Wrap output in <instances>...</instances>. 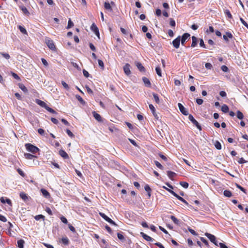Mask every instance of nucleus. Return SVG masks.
Segmentation results:
<instances>
[{"instance_id": "f257e3e1", "label": "nucleus", "mask_w": 248, "mask_h": 248, "mask_svg": "<svg viewBox=\"0 0 248 248\" xmlns=\"http://www.w3.org/2000/svg\"><path fill=\"white\" fill-rule=\"evenodd\" d=\"M25 147L28 151L32 154H35L39 151V149L38 147L30 143H26Z\"/></svg>"}, {"instance_id": "f03ea898", "label": "nucleus", "mask_w": 248, "mask_h": 248, "mask_svg": "<svg viewBox=\"0 0 248 248\" xmlns=\"http://www.w3.org/2000/svg\"><path fill=\"white\" fill-rule=\"evenodd\" d=\"M188 119L194 124L200 130H202V127L199 123L194 119L193 116L190 114L188 116Z\"/></svg>"}, {"instance_id": "7ed1b4c3", "label": "nucleus", "mask_w": 248, "mask_h": 248, "mask_svg": "<svg viewBox=\"0 0 248 248\" xmlns=\"http://www.w3.org/2000/svg\"><path fill=\"white\" fill-rule=\"evenodd\" d=\"M178 108H179V109L180 110V111H181V112L184 114V115H188V111L186 110V109L183 106V105L179 103L178 104Z\"/></svg>"}, {"instance_id": "20e7f679", "label": "nucleus", "mask_w": 248, "mask_h": 248, "mask_svg": "<svg viewBox=\"0 0 248 248\" xmlns=\"http://www.w3.org/2000/svg\"><path fill=\"white\" fill-rule=\"evenodd\" d=\"M170 193L172 194L174 196H175L176 198H177L179 200L182 202L183 203H184L186 205H188V202L182 197L179 196L177 194H176L175 192L173 191H170Z\"/></svg>"}, {"instance_id": "39448f33", "label": "nucleus", "mask_w": 248, "mask_h": 248, "mask_svg": "<svg viewBox=\"0 0 248 248\" xmlns=\"http://www.w3.org/2000/svg\"><path fill=\"white\" fill-rule=\"evenodd\" d=\"M180 41H181V37L179 36L177 37L176 39H175L172 41V45H173V46L174 47H175L176 48H179V47L180 46Z\"/></svg>"}, {"instance_id": "423d86ee", "label": "nucleus", "mask_w": 248, "mask_h": 248, "mask_svg": "<svg viewBox=\"0 0 248 248\" xmlns=\"http://www.w3.org/2000/svg\"><path fill=\"white\" fill-rule=\"evenodd\" d=\"M130 64L126 63L124 66V73L127 75L129 76L131 74V71L130 70Z\"/></svg>"}, {"instance_id": "0eeeda50", "label": "nucleus", "mask_w": 248, "mask_h": 248, "mask_svg": "<svg viewBox=\"0 0 248 248\" xmlns=\"http://www.w3.org/2000/svg\"><path fill=\"white\" fill-rule=\"evenodd\" d=\"M46 43L48 47L51 50H54L55 49V46L52 40H46Z\"/></svg>"}, {"instance_id": "6e6552de", "label": "nucleus", "mask_w": 248, "mask_h": 248, "mask_svg": "<svg viewBox=\"0 0 248 248\" xmlns=\"http://www.w3.org/2000/svg\"><path fill=\"white\" fill-rule=\"evenodd\" d=\"M190 37V34L188 33H185L182 36V39L181 40V44L182 45H185V43L186 39Z\"/></svg>"}, {"instance_id": "1a4fd4ad", "label": "nucleus", "mask_w": 248, "mask_h": 248, "mask_svg": "<svg viewBox=\"0 0 248 248\" xmlns=\"http://www.w3.org/2000/svg\"><path fill=\"white\" fill-rule=\"evenodd\" d=\"M140 234H141V236L143 237V238L147 241L153 242L155 241V239L154 238L148 236V235L146 234L144 232H140Z\"/></svg>"}, {"instance_id": "9d476101", "label": "nucleus", "mask_w": 248, "mask_h": 248, "mask_svg": "<svg viewBox=\"0 0 248 248\" xmlns=\"http://www.w3.org/2000/svg\"><path fill=\"white\" fill-rule=\"evenodd\" d=\"M35 102L38 105H39L40 106L45 108V109L48 106L46 103L45 102H44V101L41 100H39V99H36L35 100Z\"/></svg>"}, {"instance_id": "9b49d317", "label": "nucleus", "mask_w": 248, "mask_h": 248, "mask_svg": "<svg viewBox=\"0 0 248 248\" xmlns=\"http://www.w3.org/2000/svg\"><path fill=\"white\" fill-rule=\"evenodd\" d=\"M205 235L212 242L214 243V242H216V237L209 233L206 232L205 233Z\"/></svg>"}, {"instance_id": "f8f14e48", "label": "nucleus", "mask_w": 248, "mask_h": 248, "mask_svg": "<svg viewBox=\"0 0 248 248\" xmlns=\"http://www.w3.org/2000/svg\"><path fill=\"white\" fill-rule=\"evenodd\" d=\"M228 37L231 39L233 37L232 34L229 31H227L226 32V35H224L223 36L224 40L227 42L228 41Z\"/></svg>"}, {"instance_id": "ddd939ff", "label": "nucleus", "mask_w": 248, "mask_h": 248, "mask_svg": "<svg viewBox=\"0 0 248 248\" xmlns=\"http://www.w3.org/2000/svg\"><path fill=\"white\" fill-rule=\"evenodd\" d=\"M136 65L137 66V68L140 72H144L145 71V68L140 62H136Z\"/></svg>"}, {"instance_id": "4468645a", "label": "nucleus", "mask_w": 248, "mask_h": 248, "mask_svg": "<svg viewBox=\"0 0 248 248\" xmlns=\"http://www.w3.org/2000/svg\"><path fill=\"white\" fill-rule=\"evenodd\" d=\"M93 114L94 117V118L98 122H101L102 121V117L100 116V114L96 113L95 111L93 112Z\"/></svg>"}, {"instance_id": "2eb2a0df", "label": "nucleus", "mask_w": 248, "mask_h": 248, "mask_svg": "<svg viewBox=\"0 0 248 248\" xmlns=\"http://www.w3.org/2000/svg\"><path fill=\"white\" fill-rule=\"evenodd\" d=\"M41 192L43 195L46 198L49 199L50 197V195L49 192L45 189H41Z\"/></svg>"}, {"instance_id": "dca6fc26", "label": "nucleus", "mask_w": 248, "mask_h": 248, "mask_svg": "<svg viewBox=\"0 0 248 248\" xmlns=\"http://www.w3.org/2000/svg\"><path fill=\"white\" fill-rule=\"evenodd\" d=\"M59 155L63 158L67 159L69 157L68 154L63 150L59 151Z\"/></svg>"}, {"instance_id": "f3484780", "label": "nucleus", "mask_w": 248, "mask_h": 248, "mask_svg": "<svg viewBox=\"0 0 248 248\" xmlns=\"http://www.w3.org/2000/svg\"><path fill=\"white\" fill-rule=\"evenodd\" d=\"M142 80L146 86H147V87L151 86V82L148 78H147L146 77H143Z\"/></svg>"}, {"instance_id": "a211bd4d", "label": "nucleus", "mask_w": 248, "mask_h": 248, "mask_svg": "<svg viewBox=\"0 0 248 248\" xmlns=\"http://www.w3.org/2000/svg\"><path fill=\"white\" fill-rule=\"evenodd\" d=\"M192 42L191 44V47H194L197 45V38L194 36H192Z\"/></svg>"}, {"instance_id": "6ab92c4d", "label": "nucleus", "mask_w": 248, "mask_h": 248, "mask_svg": "<svg viewBox=\"0 0 248 248\" xmlns=\"http://www.w3.org/2000/svg\"><path fill=\"white\" fill-rule=\"evenodd\" d=\"M24 156L26 159H30V160L32 159L34 157H36V156H35L33 155L30 154L29 153H25Z\"/></svg>"}, {"instance_id": "aec40b11", "label": "nucleus", "mask_w": 248, "mask_h": 248, "mask_svg": "<svg viewBox=\"0 0 248 248\" xmlns=\"http://www.w3.org/2000/svg\"><path fill=\"white\" fill-rule=\"evenodd\" d=\"M176 175V174L171 171H167V175L169 177L170 179L172 180L173 178Z\"/></svg>"}, {"instance_id": "412c9836", "label": "nucleus", "mask_w": 248, "mask_h": 248, "mask_svg": "<svg viewBox=\"0 0 248 248\" xmlns=\"http://www.w3.org/2000/svg\"><path fill=\"white\" fill-rule=\"evenodd\" d=\"M104 7L106 10H109V11H112V9L110 6V4L108 2H105Z\"/></svg>"}, {"instance_id": "4be33fe9", "label": "nucleus", "mask_w": 248, "mask_h": 248, "mask_svg": "<svg viewBox=\"0 0 248 248\" xmlns=\"http://www.w3.org/2000/svg\"><path fill=\"white\" fill-rule=\"evenodd\" d=\"M24 241L22 239H20L17 241V246L18 248H24Z\"/></svg>"}, {"instance_id": "5701e85b", "label": "nucleus", "mask_w": 248, "mask_h": 248, "mask_svg": "<svg viewBox=\"0 0 248 248\" xmlns=\"http://www.w3.org/2000/svg\"><path fill=\"white\" fill-rule=\"evenodd\" d=\"M223 195L226 197H231L232 196V193L231 191L225 190L223 192Z\"/></svg>"}, {"instance_id": "b1692460", "label": "nucleus", "mask_w": 248, "mask_h": 248, "mask_svg": "<svg viewBox=\"0 0 248 248\" xmlns=\"http://www.w3.org/2000/svg\"><path fill=\"white\" fill-rule=\"evenodd\" d=\"M221 110L224 113H227L229 111V107L227 105L224 104L221 107Z\"/></svg>"}, {"instance_id": "393cba45", "label": "nucleus", "mask_w": 248, "mask_h": 248, "mask_svg": "<svg viewBox=\"0 0 248 248\" xmlns=\"http://www.w3.org/2000/svg\"><path fill=\"white\" fill-rule=\"evenodd\" d=\"M19 88L22 90L24 92L27 93L28 92V89L27 88L24 86V85L22 83H19L18 84Z\"/></svg>"}, {"instance_id": "a878e982", "label": "nucleus", "mask_w": 248, "mask_h": 248, "mask_svg": "<svg viewBox=\"0 0 248 248\" xmlns=\"http://www.w3.org/2000/svg\"><path fill=\"white\" fill-rule=\"evenodd\" d=\"M170 218L173 221V222L176 225H179L180 223L179 220H178L177 218H176L173 216H171L170 217Z\"/></svg>"}, {"instance_id": "bb28decb", "label": "nucleus", "mask_w": 248, "mask_h": 248, "mask_svg": "<svg viewBox=\"0 0 248 248\" xmlns=\"http://www.w3.org/2000/svg\"><path fill=\"white\" fill-rule=\"evenodd\" d=\"M0 55L6 60H9L10 58V56L8 53L1 52H0Z\"/></svg>"}, {"instance_id": "cd10ccee", "label": "nucleus", "mask_w": 248, "mask_h": 248, "mask_svg": "<svg viewBox=\"0 0 248 248\" xmlns=\"http://www.w3.org/2000/svg\"><path fill=\"white\" fill-rule=\"evenodd\" d=\"M99 214L104 219H105L107 222L110 219L109 217H108L107 216L103 213L100 212Z\"/></svg>"}, {"instance_id": "c85d7f7f", "label": "nucleus", "mask_w": 248, "mask_h": 248, "mask_svg": "<svg viewBox=\"0 0 248 248\" xmlns=\"http://www.w3.org/2000/svg\"><path fill=\"white\" fill-rule=\"evenodd\" d=\"M18 28L19 30H20V31L22 33H23L24 34H27V31L26 30L24 27H23L22 26H21L20 25H19Z\"/></svg>"}, {"instance_id": "c756f323", "label": "nucleus", "mask_w": 248, "mask_h": 248, "mask_svg": "<svg viewBox=\"0 0 248 248\" xmlns=\"http://www.w3.org/2000/svg\"><path fill=\"white\" fill-rule=\"evenodd\" d=\"M21 10L23 12V13L26 15H28L30 14L29 12L28 11V9L24 6H22L20 7Z\"/></svg>"}, {"instance_id": "7c9ffc66", "label": "nucleus", "mask_w": 248, "mask_h": 248, "mask_svg": "<svg viewBox=\"0 0 248 248\" xmlns=\"http://www.w3.org/2000/svg\"><path fill=\"white\" fill-rule=\"evenodd\" d=\"M76 97L82 104L84 105L85 104V102L80 95H76Z\"/></svg>"}, {"instance_id": "2f4dec72", "label": "nucleus", "mask_w": 248, "mask_h": 248, "mask_svg": "<svg viewBox=\"0 0 248 248\" xmlns=\"http://www.w3.org/2000/svg\"><path fill=\"white\" fill-rule=\"evenodd\" d=\"M153 97H154L155 102L156 103L159 104L160 101H159V97H158V95L156 93H153Z\"/></svg>"}, {"instance_id": "473e14b6", "label": "nucleus", "mask_w": 248, "mask_h": 248, "mask_svg": "<svg viewBox=\"0 0 248 248\" xmlns=\"http://www.w3.org/2000/svg\"><path fill=\"white\" fill-rule=\"evenodd\" d=\"M215 146L217 150L221 149V145L218 141H216L215 142Z\"/></svg>"}, {"instance_id": "72a5a7b5", "label": "nucleus", "mask_w": 248, "mask_h": 248, "mask_svg": "<svg viewBox=\"0 0 248 248\" xmlns=\"http://www.w3.org/2000/svg\"><path fill=\"white\" fill-rule=\"evenodd\" d=\"M237 117L240 120H242L244 118L243 114L239 110L237 111Z\"/></svg>"}, {"instance_id": "f704fd0d", "label": "nucleus", "mask_w": 248, "mask_h": 248, "mask_svg": "<svg viewBox=\"0 0 248 248\" xmlns=\"http://www.w3.org/2000/svg\"><path fill=\"white\" fill-rule=\"evenodd\" d=\"M62 241L65 245H68L69 244V239L67 237H63L62 239Z\"/></svg>"}, {"instance_id": "c9c22d12", "label": "nucleus", "mask_w": 248, "mask_h": 248, "mask_svg": "<svg viewBox=\"0 0 248 248\" xmlns=\"http://www.w3.org/2000/svg\"><path fill=\"white\" fill-rule=\"evenodd\" d=\"M20 197L24 201H26L28 199L27 195L23 192L20 193Z\"/></svg>"}, {"instance_id": "e433bc0d", "label": "nucleus", "mask_w": 248, "mask_h": 248, "mask_svg": "<svg viewBox=\"0 0 248 248\" xmlns=\"http://www.w3.org/2000/svg\"><path fill=\"white\" fill-rule=\"evenodd\" d=\"M180 184L181 186H182L183 187L185 188H187L188 187V184L187 182H181L180 183Z\"/></svg>"}, {"instance_id": "4c0bfd02", "label": "nucleus", "mask_w": 248, "mask_h": 248, "mask_svg": "<svg viewBox=\"0 0 248 248\" xmlns=\"http://www.w3.org/2000/svg\"><path fill=\"white\" fill-rule=\"evenodd\" d=\"M73 26H74V23L71 21V19H69L68 20V25H67L66 28L67 29H69L71 28V27H72Z\"/></svg>"}, {"instance_id": "58836bf2", "label": "nucleus", "mask_w": 248, "mask_h": 248, "mask_svg": "<svg viewBox=\"0 0 248 248\" xmlns=\"http://www.w3.org/2000/svg\"><path fill=\"white\" fill-rule=\"evenodd\" d=\"M155 71L157 75L159 77H161V70L159 67H156L155 68Z\"/></svg>"}, {"instance_id": "ea45409f", "label": "nucleus", "mask_w": 248, "mask_h": 248, "mask_svg": "<svg viewBox=\"0 0 248 248\" xmlns=\"http://www.w3.org/2000/svg\"><path fill=\"white\" fill-rule=\"evenodd\" d=\"M155 163L157 167L159 168L161 170H163L164 168L163 166L157 161H155Z\"/></svg>"}, {"instance_id": "a19ab883", "label": "nucleus", "mask_w": 248, "mask_h": 248, "mask_svg": "<svg viewBox=\"0 0 248 248\" xmlns=\"http://www.w3.org/2000/svg\"><path fill=\"white\" fill-rule=\"evenodd\" d=\"M62 86L65 89H66L67 90H69V87L68 85L65 82H64V81H62Z\"/></svg>"}, {"instance_id": "79ce46f5", "label": "nucleus", "mask_w": 248, "mask_h": 248, "mask_svg": "<svg viewBox=\"0 0 248 248\" xmlns=\"http://www.w3.org/2000/svg\"><path fill=\"white\" fill-rule=\"evenodd\" d=\"M170 25L172 27H174L175 26V21L173 19H170Z\"/></svg>"}, {"instance_id": "37998d69", "label": "nucleus", "mask_w": 248, "mask_h": 248, "mask_svg": "<svg viewBox=\"0 0 248 248\" xmlns=\"http://www.w3.org/2000/svg\"><path fill=\"white\" fill-rule=\"evenodd\" d=\"M66 132L70 137L73 138L74 137V134L69 129H66Z\"/></svg>"}, {"instance_id": "c03bdc74", "label": "nucleus", "mask_w": 248, "mask_h": 248, "mask_svg": "<svg viewBox=\"0 0 248 248\" xmlns=\"http://www.w3.org/2000/svg\"><path fill=\"white\" fill-rule=\"evenodd\" d=\"M240 20L241 21L242 24L248 29V24L246 23V22L242 17L240 18Z\"/></svg>"}, {"instance_id": "a18cd8bd", "label": "nucleus", "mask_w": 248, "mask_h": 248, "mask_svg": "<svg viewBox=\"0 0 248 248\" xmlns=\"http://www.w3.org/2000/svg\"><path fill=\"white\" fill-rule=\"evenodd\" d=\"M46 109L48 111H49V112H50L51 113H54V114H56L57 113V112L54 109H53L49 107L48 106L47 107Z\"/></svg>"}, {"instance_id": "49530a36", "label": "nucleus", "mask_w": 248, "mask_h": 248, "mask_svg": "<svg viewBox=\"0 0 248 248\" xmlns=\"http://www.w3.org/2000/svg\"><path fill=\"white\" fill-rule=\"evenodd\" d=\"M45 217L42 215H37L35 217V219L36 220H40V219H44Z\"/></svg>"}, {"instance_id": "de8ad7c7", "label": "nucleus", "mask_w": 248, "mask_h": 248, "mask_svg": "<svg viewBox=\"0 0 248 248\" xmlns=\"http://www.w3.org/2000/svg\"><path fill=\"white\" fill-rule=\"evenodd\" d=\"M225 13L226 15L228 17V18H232V15H231L230 12L228 10H226L225 11Z\"/></svg>"}, {"instance_id": "09e8293b", "label": "nucleus", "mask_w": 248, "mask_h": 248, "mask_svg": "<svg viewBox=\"0 0 248 248\" xmlns=\"http://www.w3.org/2000/svg\"><path fill=\"white\" fill-rule=\"evenodd\" d=\"M235 186H236V187L239 188L240 190H241L242 191H243V192L244 193H246V189L243 188V187H242L241 186H240L239 185H238V184H235Z\"/></svg>"}, {"instance_id": "8fccbe9b", "label": "nucleus", "mask_w": 248, "mask_h": 248, "mask_svg": "<svg viewBox=\"0 0 248 248\" xmlns=\"http://www.w3.org/2000/svg\"><path fill=\"white\" fill-rule=\"evenodd\" d=\"M200 46L201 47H203V48H206V46L205 45L204 41L202 39H200Z\"/></svg>"}, {"instance_id": "3c124183", "label": "nucleus", "mask_w": 248, "mask_h": 248, "mask_svg": "<svg viewBox=\"0 0 248 248\" xmlns=\"http://www.w3.org/2000/svg\"><path fill=\"white\" fill-rule=\"evenodd\" d=\"M205 67L207 69H211L212 68V65L210 63L207 62L205 63Z\"/></svg>"}, {"instance_id": "603ef678", "label": "nucleus", "mask_w": 248, "mask_h": 248, "mask_svg": "<svg viewBox=\"0 0 248 248\" xmlns=\"http://www.w3.org/2000/svg\"><path fill=\"white\" fill-rule=\"evenodd\" d=\"M117 237L121 240L123 241L124 240V236H123V235L122 234H121L120 233H117Z\"/></svg>"}, {"instance_id": "864d4df0", "label": "nucleus", "mask_w": 248, "mask_h": 248, "mask_svg": "<svg viewBox=\"0 0 248 248\" xmlns=\"http://www.w3.org/2000/svg\"><path fill=\"white\" fill-rule=\"evenodd\" d=\"M188 231L193 235H197V233L193 229H191L190 228H188Z\"/></svg>"}, {"instance_id": "5fc2aeb1", "label": "nucleus", "mask_w": 248, "mask_h": 248, "mask_svg": "<svg viewBox=\"0 0 248 248\" xmlns=\"http://www.w3.org/2000/svg\"><path fill=\"white\" fill-rule=\"evenodd\" d=\"M221 69L224 72H227L228 71V68L224 65L221 66Z\"/></svg>"}, {"instance_id": "6e6d98bb", "label": "nucleus", "mask_w": 248, "mask_h": 248, "mask_svg": "<svg viewBox=\"0 0 248 248\" xmlns=\"http://www.w3.org/2000/svg\"><path fill=\"white\" fill-rule=\"evenodd\" d=\"M144 189L146 191L148 192H151L152 189L148 185H146L144 186Z\"/></svg>"}, {"instance_id": "4d7b16f0", "label": "nucleus", "mask_w": 248, "mask_h": 248, "mask_svg": "<svg viewBox=\"0 0 248 248\" xmlns=\"http://www.w3.org/2000/svg\"><path fill=\"white\" fill-rule=\"evenodd\" d=\"M91 30L93 31H96V29L97 30L98 29V28L97 27V26L95 25L94 23H93L91 27Z\"/></svg>"}, {"instance_id": "13d9d810", "label": "nucleus", "mask_w": 248, "mask_h": 248, "mask_svg": "<svg viewBox=\"0 0 248 248\" xmlns=\"http://www.w3.org/2000/svg\"><path fill=\"white\" fill-rule=\"evenodd\" d=\"M60 219L63 223L67 224L68 223L67 219L64 217L62 216Z\"/></svg>"}, {"instance_id": "bf43d9fd", "label": "nucleus", "mask_w": 248, "mask_h": 248, "mask_svg": "<svg viewBox=\"0 0 248 248\" xmlns=\"http://www.w3.org/2000/svg\"><path fill=\"white\" fill-rule=\"evenodd\" d=\"M200 239L205 245L208 246V241L206 240L204 238L201 237Z\"/></svg>"}, {"instance_id": "052dcab7", "label": "nucleus", "mask_w": 248, "mask_h": 248, "mask_svg": "<svg viewBox=\"0 0 248 248\" xmlns=\"http://www.w3.org/2000/svg\"><path fill=\"white\" fill-rule=\"evenodd\" d=\"M72 64L73 66L74 67H75L76 68H77L78 70H81L80 67L78 66V65L77 63L73 62H72Z\"/></svg>"}, {"instance_id": "680f3d73", "label": "nucleus", "mask_w": 248, "mask_h": 248, "mask_svg": "<svg viewBox=\"0 0 248 248\" xmlns=\"http://www.w3.org/2000/svg\"><path fill=\"white\" fill-rule=\"evenodd\" d=\"M0 220L2 222H6L7 221V219L4 216L0 215Z\"/></svg>"}, {"instance_id": "e2e57ef3", "label": "nucleus", "mask_w": 248, "mask_h": 248, "mask_svg": "<svg viewBox=\"0 0 248 248\" xmlns=\"http://www.w3.org/2000/svg\"><path fill=\"white\" fill-rule=\"evenodd\" d=\"M203 100L200 98H197L196 99V103L199 105H201L203 103Z\"/></svg>"}, {"instance_id": "0e129e2a", "label": "nucleus", "mask_w": 248, "mask_h": 248, "mask_svg": "<svg viewBox=\"0 0 248 248\" xmlns=\"http://www.w3.org/2000/svg\"><path fill=\"white\" fill-rule=\"evenodd\" d=\"M89 46L91 49L93 51H95L96 50L95 47L94 46V45L92 43L89 44Z\"/></svg>"}, {"instance_id": "69168bd1", "label": "nucleus", "mask_w": 248, "mask_h": 248, "mask_svg": "<svg viewBox=\"0 0 248 248\" xmlns=\"http://www.w3.org/2000/svg\"><path fill=\"white\" fill-rule=\"evenodd\" d=\"M238 162L239 164H244L247 162L243 157L240 158Z\"/></svg>"}, {"instance_id": "338daca9", "label": "nucleus", "mask_w": 248, "mask_h": 248, "mask_svg": "<svg viewBox=\"0 0 248 248\" xmlns=\"http://www.w3.org/2000/svg\"><path fill=\"white\" fill-rule=\"evenodd\" d=\"M43 245L47 248H54L53 246L47 243H44Z\"/></svg>"}, {"instance_id": "774afa93", "label": "nucleus", "mask_w": 248, "mask_h": 248, "mask_svg": "<svg viewBox=\"0 0 248 248\" xmlns=\"http://www.w3.org/2000/svg\"><path fill=\"white\" fill-rule=\"evenodd\" d=\"M219 247L220 248H228L225 244L222 243H219Z\"/></svg>"}]
</instances>
